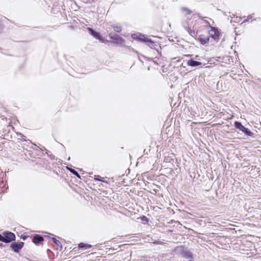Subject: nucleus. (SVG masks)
<instances>
[{
    "label": "nucleus",
    "mask_w": 261,
    "mask_h": 261,
    "mask_svg": "<svg viewBox=\"0 0 261 261\" xmlns=\"http://www.w3.org/2000/svg\"><path fill=\"white\" fill-rule=\"evenodd\" d=\"M201 21L203 23L208 24L207 25H206V29L208 31L210 36H211L215 40L218 41L219 40V32L218 29L215 27L211 26L206 20L201 19Z\"/></svg>",
    "instance_id": "obj_1"
},
{
    "label": "nucleus",
    "mask_w": 261,
    "mask_h": 261,
    "mask_svg": "<svg viewBox=\"0 0 261 261\" xmlns=\"http://www.w3.org/2000/svg\"><path fill=\"white\" fill-rule=\"evenodd\" d=\"M234 127L244 133L247 136H252L253 133L247 128L243 126L240 122L235 121L234 123Z\"/></svg>",
    "instance_id": "obj_2"
},
{
    "label": "nucleus",
    "mask_w": 261,
    "mask_h": 261,
    "mask_svg": "<svg viewBox=\"0 0 261 261\" xmlns=\"http://www.w3.org/2000/svg\"><path fill=\"white\" fill-rule=\"evenodd\" d=\"M109 37L113 40V42L117 44H122L124 43V40L121 37L117 34H114L110 33L109 35Z\"/></svg>",
    "instance_id": "obj_3"
},
{
    "label": "nucleus",
    "mask_w": 261,
    "mask_h": 261,
    "mask_svg": "<svg viewBox=\"0 0 261 261\" xmlns=\"http://www.w3.org/2000/svg\"><path fill=\"white\" fill-rule=\"evenodd\" d=\"M4 243H8L15 240V235L13 232L5 231L3 233Z\"/></svg>",
    "instance_id": "obj_4"
},
{
    "label": "nucleus",
    "mask_w": 261,
    "mask_h": 261,
    "mask_svg": "<svg viewBox=\"0 0 261 261\" xmlns=\"http://www.w3.org/2000/svg\"><path fill=\"white\" fill-rule=\"evenodd\" d=\"M59 237H50V240H51L53 242V244H52V246L57 250L61 251L62 249V245L61 242L59 240Z\"/></svg>",
    "instance_id": "obj_5"
},
{
    "label": "nucleus",
    "mask_w": 261,
    "mask_h": 261,
    "mask_svg": "<svg viewBox=\"0 0 261 261\" xmlns=\"http://www.w3.org/2000/svg\"><path fill=\"white\" fill-rule=\"evenodd\" d=\"M132 37L134 39H138L141 41L146 42L148 40L144 35H143L140 33H134L132 34Z\"/></svg>",
    "instance_id": "obj_6"
},
{
    "label": "nucleus",
    "mask_w": 261,
    "mask_h": 261,
    "mask_svg": "<svg viewBox=\"0 0 261 261\" xmlns=\"http://www.w3.org/2000/svg\"><path fill=\"white\" fill-rule=\"evenodd\" d=\"M23 242H14L11 244V248L15 252H18L23 247Z\"/></svg>",
    "instance_id": "obj_7"
},
{
    "label": "nucleus",
    "mask_w": 261,
    "mask_h": 261,
    "mask_svg": "<svg viewBox=\"0 0 261 261\" xmlns=\"http://www.w3.org/2000/svg\"><path fill=\"white\" fill-rule=\"evenodd\" d=\"M43 240V238L39 234L34 235L33 238V242L36 245H38Z\"/></svg>",
    "instance_id": "obj_8"
},
{
    "label": "nucleus",
    "mask_w": 261,
    "mask_h": 261,
    "mask_svg": "<svg viewBox=\"0 0 261 261\" xmlns=\"http://www.w3.org/2000/svg\"><path fill=\"white\" fill-rule=\"evenodd\" d=\"M87 30H88L89 33L95 39H100V34L95 32L94 30H93L92 29L90 28H88Z\"/></svg>",
    "instance_id": "obj_9"
},
{
    "label": "nucleus",
    "mask_w": 261,
    "mask_h": 261,
    "mask_svg": "<svg viewBox=\"0 0 261 261\" xmlns=\"http://www.w3.org/2000/svg\"><path fill=\"white\" fill-rule=\"evenodd\" d=\"M187 65L192 67H196L201 65V63L193 59L189 60L187 62Z\"/></svg>",
    "instance_id": "obj_10"
},
{
    "label": "nucleus",
    "mask_w": 261,
    "mask_h": 261,
    "mask_svg": "<svg viewBox=\"0 0 261 261\" xmlns=\"http://www.w3.org/2000/svg\"><path fill=\"white\" fill-rule=\"evenodd\" d=\"M198 39L202 44H205L208 43L209 41V36H205L203 35H201L199 36Z\"/></svg>",
    "instance_id": "obj_11"
},
{
    "label": "nucleus",
    "mask_w": 261,
    "mask_h": 261,
    "mask_svg": "<svg viewBox=\"0 0 261 261\" xmlns=\"http://www.w3.org/2000/svg\"><path fill=\"white\" fill-rule=\"evenodd\" d=\"M182 257L186 259H193V254L190 251H185L182 253Z\"/></svg>",
    "instance_id": "obj_12"
},
{
    "label": "nucleus",
    "mask_w": 261,
    "mask_h": 261,
    "mask_svg": "<svg viewBox=\"0 0 261 261\" xmlns=\"http://www.w3.org/2000/svg\"><path fill=\"white\" fill-rule=\"evenodd\" d=\"M111 26L113 30L117 33H119L122 31V26L119 24H113Z\"/></svg>",
    "instance_id": "obj_13"
},
{
    "label": "nucleus",
    "mask_w": 261,
    "mask_h": 261,
    "mask_svg": "<svg viewBox=\"0 0 261 261\" xmlns=\"http://www.w3.org/2000/svg\"><path fill=\"white\" fill-rule=\"evenodd\" d=\"M92 247L91 245L81 243L79 244V248L83 250H86Z\"/></svg>",
    "instance_id": "obj_14"
},
{
    "label": "nucleus",
    "mask_w": 261,
    "mask_h": 261,
    "mask_svg": "<svg viewBox=\"0 0 261 261\" xmlns=\"http://www.w3.org/2000/svg\"><path fill=\"white\" fill-rule=\"evenodd\" d=\"M185 28L191 36L194 37L196 36V33L195 32L194 30L191 29V28L189 26H186L185 27Z\"/></svg>",
    "instance_id": "obj_15"
},
{
    "label": "nucleus",
    "mask_w": 261,
    "mask_h": 261,
    "mask_svg": "<svg viewBox=\"0 0 261 261\" xmlns=\"http://www.w3.org/2000/svg\"><path fill=\"white\" fill-rule=\"evenodd\" d=\"M67 169L71 173H72L73 174L75 175L78 178H79V179L81 178L80 175L79 174V173L76 170H75L74 169H72L71 168L68 167H67Z\"/></svg>",
    "instance_id": "obj_16"
},
{
    "label": "nucleus",
    "mask_w": 261,
    "mask_h": 261,
    "mask_svg": "<svg viewBox=\"0 0 261 261\" xmlns=\"http://www.w3.org/2000/svg\"><path fill=\"white\" fill-rule=\"evenodd\" d=\"M181 11L185 15H190L192 13V11L186 7H182L181 8Z\"/></svg>",
    "instance_id": "obj_17"
},
{
    "label": "nucleus",
    "mask_w": 261,
    "mask_h": 261,
    "mask_svg": "<svg viewBox=\"0 0 261 261\" xmlns=\"http://www.w3.org/2000/svg\"><path fill=\"white\" fill-rule=\"evenodd\" d=\"M146 43L147 45L151 48H155L156 46V44L154 42L152 41L150 39H149Z\"/></svg>",
    "instance_id": "obj_18"
},
{
    "label": "nucleus",
    "mask_w": 261,
    "mask_h": 261,
    "mask_svg": "<svg viewBox=\"0 0 261 261\" xmlns=\"http://www.w3.org/2000/svg\"><path fill=\"white\" fill-rule=\"evenodd\" d=\"M6 183L4 182L3 181L0 182V188L2 189V191H4V190L3 189H7V188L6 187Z\"/></svg>",
    "instance_id": "obj_19"
},
{
    "label": "nucleus",
    "mask_w": 261,
    "mask_h": 261,
    "mask_svg": "<svg viewBox=\"0 0 261 261\" xmlns=\"http://www.w3.org/2000/svg\"><path fill=\"white\" fill-rule=\"evenodd\" d=\"M56 162H54H54H51L52 165H53L55 168L56 167V166L55 165H58L59 164V163H60V160H59V159H56Z\"/></svg>",
    "instance_id": "obj_20"
},
{
    "label": "nucleus",
    "mask_w": 261,
    "mask_h": 261,
    "mask_svg": "<svg viewBox=\"0 0 261 261\" xmlns=\"http://www.w3.org/2000/svg\"><path fill=\"white\" fill-rule=\"evenodd\" d=\"M16 135L18 137H20L21 138H19V139H22V138L25 137L22 134L20 133H17Z\"/></svg>",
    "instance_id": "obj_21"
},
{
    "label": "nucleus",
    "mask_w": 261,
    "mask_h": 261,
    "mask_svg": "<svg viewBox=\"0 0 261 261\" xmlns=\"http://www.w3.org/2000/svg\"><path fill=\"white\" fill-rule=\"evenodd\" d=\"M242 19V17H236V19L233 21L234 22H239L240 21V20Z\"/></svg>",
    "instance_id": "obj_22"
},
{
    "label": "nucleus",
    "mask_w": 261,
    "mask_h": 261,
    "mask_svg": "<svg viewBox=\"0 0 261 261\" xmlns=\"http://www.w3.org/2000/svg\"><path fill=\"white\" fill-rule=\"evenodd\" d=\"M153 243L156 245H162L163 244L162 242L160 241H156L154 242H153Z\"/></svg>",
    "instance_id": "obj_23"
},
{
    "label": "nucleus",
    "mask_w": 261,
    "mask_h": 261,
    "mask_svg": "<svg viewBox=\"0 0 261 261\" xmlns=\"http://www.w3.org/2000/svg\"><path fill=\"white\" fill-rule=\"evenodd\" d=\"M100 177L99 175H96V176H95L94 180L99 181V179H100V178H101Z\"/></svg>",
    "instance_id": "obj_24"
},
{
    "label": "nucleus",
    "mask_w": 261,
    "mask_h": 261,
    "mask_svg": "<svg viewBox=\"0 0 261 261\" xmlns=\"http://www.w3.org/2000/svg\"><path fill=\"white\" fill-rule=\"evenodd\" d=\"M99 181H100L102 182L107 183V184L108 183V181L105 180V178H101L100 179H99Z\"/></svg>",
    "instance_id": "obj_25"
},
{
    "label": "nucleus",
    "mask_w": 261,
    "mask_h": 261,
    "mask_svg": "<svg viewBox=\"0 0 261 261\" xmlns=\"http://www.w3.org/2000/svg\"><path fill=\"white\" fill-rule=\"evenodd\" d=\"M0 241L4 242L3 234H0Z\"/></svg>",
    "instance_id": "obj_26"
},
{
    "label": "nucleus",
    "mask_w": 261,
    "mask_h": 261,
    "mask_svg": "<svg viewBox=\"0 0 261 261\" xmlns=\"http://www.w3.org/2000/svg\"><path fill=\"white\" fill-rule=\"evenodd\" d=\"M98 40H99L100 41V42L103 43L104 42V39L102 37V36L100 35V39H98Z\"/></svg>",
    "instance_id": "obj_27"
},
{
    "label": "nucleus",
    "mask_w": 261,
    "mask_h": 261,
    "mask_svg": "<svg viewBox=\"0 0 261 261\" xmlns=\"http://www.w3.org/2000/svg\"><path fill=\"white\" fill-rule=\"evenodd\" d=\"M253 18V15H249L247 17V18L249 20Z\"/></svg>",
    "instance_id": "obj_28"
},
{
    "label": "nucleus",
    "mask_w": 261,
    "mask_h": 261,
    "mask_svg": "<svg viewBox=\"0 0 261 261\" xmlns=\"http://www.w3.org/2000/svg\"><path fill=\"white\" fill-rule=\"evenodd\" d=\"M49 158H50V161L51 160H55V156H54L53 155H50V156H49Z\"/></svg>",
    "instance_id": "obj_29"
},
{
    "label": "nucleus",
    "mask_w": 261,
    "mask_h": 261,
    "mask_svg": "<svg viewBox=\"0 0 261 261\" xmlns=\"http://www.w3.org/2000/svg\"><path fill=\"white\" fill-rule=\"evenodd\" d=\"M248 21H249L248 19L247 18V19L244 20L242 23H245V22H247Z\"/></svg>",
    "instance_id": "obj_30"
},
{
    "label": "nucleus",
    "mask_w": 261,
    "mask_h": 261,
    "mask_svg": "<svg viewBox=\"0 0 261 261\" xmlns=\"http://www.w3.org/2000/svg\"><path fill=\"white\" fill-rule=\"evenodd\" d=\"M230 17L231 18H234L235 17V15L233 14H232L231 15H230Z\"/></svg>",
    "instance_id": "obj_31"
},
{
    "label": "nucleus",
    "mask_w": 261,
    "mask_h": 261,
    "mask_svg": "<svg viewBox=\"0 0 261 261\" xmlns=\"http://www.w3.org/2000/svg\"><path fill=\"white\" fill-rule=\"evenodd\" d=\"M147 219V218H146V217H145V216H144V217H143V220H145V219Z\"/></svg>",
    "instance_id": "obj_32"
},
{
    "label": "nucleus",
    "mask_w": 261,
    "mask_h": 261,
    "mask_svg": "<svg viewBox=\"0 0 261 261\" xmlns=\"http://www.w3.org/2000/svg\"><path fill=\"white\" fill-rule=\"evenodd\" d=\"M22 239H23V240H25V237H23V238H22Z\"/></svg>",
    "instance_id": "obj_33"
},
{
    "label": "nucleus",
    "mask_w": 261,
    "mask_h": 261,
    "mask_svg": "<svg viewBox=\"0 0 261 261\" xmlns=\"http://www.w3.org/2000/svg\"><path fill=\"white\" fill-rule=\"evenodd\" d=\"M260 19H261V18H260Z\"/></svg>",
    "instance_id": "obj_34"
}]
</instances>
